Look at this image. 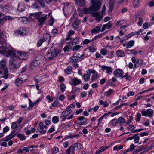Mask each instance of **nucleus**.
Listing matches in <instances>:
<instances>
[{"mask_svg": "<svg viewBox=\"0 0 154 154\" xmlns=\"http://www.w3.org/2000/svg\"><path fill=\"white\" fill-rule=\"evenodd\" d=\"M0 53L1 54H3L4 55L7 57L13 56V57L10 59L9 65L11 66V68H17V60L18 59L16 56H14V55L15 54L14 51L5 48L2 50H0Z\"/></svg>", "mask_w": 154, "mask_h": 154, "instance_id": "f257e3e1", "label": "nucleus"}, {"mask_svg": "<svg viewBox=\"0 0 154 154\" xmlns=\"http://www.w3.org/2000/svg\"><path fill=\"white\" fill-rule=\"evenodd\" d=\"M6 62L5 60H2L0 62V74L2 77L7 79L8 77V70L6 67Z\"/></svg>", "mask_w": 154, "mask_h": 154, "instance_id": "f03ea898", "label": "nucleus"}, {"mask_svg": "<svg viewBox=\"0 0 154 154\" xmlns=\"http://www.w3.org/2000/svg\"><path fill=\"white\" fill-rule=\"evenodd\" d=\"M70 112H67L66 111H64L62 112L61 116H60L61 122L65 121L66 119L69 120L72 119L73 118V115L74 112H73L72 114L69 116L67 118V117L69 115Z\"/></svg>", "mask_w": 154, "mask_h": 154, "instance_id": "7ed1b4c3", "label": "nucleus"}, {"mask_svg": "<svg viewBox=\"0 0 154 154\" xmlns=\"http://www.w3.org/2000/svg\"><path fill=\"white\" fill-rule=\"evenodd\" d=\"M154 110L152 109L149 108L146 110H142L141 111L142 115L143 116L148 117L149 118H152L153 116Z\"/></svg>", "mask_w": 154, "mask_h": 154, "instance_id": "20e7f679", "label": "nucleus"}, {"mask_svg": "<svg viewBox=\"0 0 154 154\" xmlns=\"http://www.w3.org/2000/svg\"><path fill=\"white\" fill-rule=\"evenodd\" d=\"M79 41V38H77L76 39V38H75L73 41L71 42L70 44H68L67 45L65 46L63 49L64 52H69L70 50L72 48V47L71 46L70 44H72V46L73 45L74 43H75V45H76L78 43Z\"/></svg>", "mask_w": 154, "mask_h": 154, "instance_id": "39448f33", "label": "nucleus"}, {"mask_svg": "<svg viewBox=\"0 0 154 154\" xmlns=\"http://www.w3.org/2000/svg\"><path fill=\"white\" fill-rule=\"evenodd\" d=\"M98 10H92L91 15L94 17H95V20L98 22H100L103 18L104 15H101L99 12L97 11Z\"/></svg>", "mask_w": 154, "mask_h": 154, "instance_id": "423d86ee", "label": "nucleus"}, {"mask_svg": "<svg viewBox=\"0 0 154 154\" xmlns=\"http://www.w3.org/2000/svg\"><path fill=\"white\" fill-rule=\"evenodd\" d=\"M94 10H99L101 8V4L99 0H91Z\"/></svg>", "mask_w": 154, "mask_h": 154, "instance_id": "0eeeda50", "label": "nucleus"}, {"mask_svg": "<svg viewBox=\"0 0 154 154\" xmlns=\"http://www.w3.org/2000/svg\"><path fill=\"white\" fill-rule=\"evenodd\" d=\"M40 63V61L38 60H34L31 63L30 67L32 69H34L37 67Z\"/></svg>", "mask_w": 154, "mask_h": 154, "instance_id": "6e6552de", "label": "nucleus"}, {"mask_svg": "<svg viewBox=\"0 0 154 154\" xmlns=\"http://www.w3.org/2000/svg\"><path fill=\"white\" fill-rule=\"evenodd\" d=\"M61 51L60 50H58L56 48H54L52 51L51 52V56L52 57H49V60H51L52 57H55L57 56L58 54L61 53Z\"/></svg>", "mask_w": 154, "mask_h": 154, "instance_id": "1a4fd4ad", "label": "nucleus"}, {"mask_svg": "<svg viewBox=\"0 0 154 154\" xmlns=\"http://www.w3.org/2000/svg\"><path fill=\"white\" fill-rule=\"evenodd\" d=\"M44 128L46 129L47 128V127L46 125H43L42 123H39V126L38 128V131L42 133L45 134V133L46 131L45 130H43Z\"/></svg>", "mask_w": 154, "mask_h": 154, "instance_id": "9d476101", "label": "nucleus"}, {"mask_svg": "<svg viewBox=\"0 0 154 154\" xmlns=\"http://www.w3.org/2000/svg\"><path fill=\"white\" fill-rule=\"evenodd\" d=\"M70 62L72 63H77L82 60L83 59L79 57L73 56L70 57Z\"/></svg>", "mask_w": 154, "mask_h": 154, "instance_id": "9b49d317", "label": "nucleus"}, {"mask_svg": "<svg viewBox=\"0 0 154 154\" xmlns=\"http://www.w3.org/2000/svg\"><path fill=\"white\" fill-rule=\"evenodd\" d=\"M77 119L78 120V121H79V122H81V123H84L85 125L88 124V119L83 116L79 117Z\"/></svg>", "mask_w": 154, "mask_h": 154, "instance_id": "f8f14e48", "label": "nucleus"}, {"mask_svg": "<svg viewBox=\"0 0 154 154\" xmlns=\"http://www.w3.org/2000/svg\"><path fill=\"white\" fill-rule=\"evenodd\" d=\"M102 25H100V26H96L95 28H93L91 30V33L92 34H94L98 33L101 31L100 28Z\"/></svg>", "mask_w": 154, "mask_h": 154, "instance_id": "ddd939ff", "label": "nucleus"}, {"mask_svg": "<svg viewBox=\"0 0 154 154\" xmlns=\"http://www.w3.org/2000/svg\"><path fill=\"white\" fill-rule=\"evenodd\" d=\"M72 83L74 86H77L82 83V81L80 79L78 78L74 77L72 79Z\"/></svg>", "mask_w": 154, "mask_h": 154, "instance_id": "4468645a", "label": "nucleus"}, {"mask_svg": "<svg viewBox=\"0 0 154 154\" xmlns=\"http://www.w3.org/2000/svg\"><path fill=\"white\" fill-rule=\"evenodd\" d=\"M79 23L80 21L77 19H75L72 25L73 28L75 30L78 29L79 27Z\"/></svg>", "mask_w": 154, "mask_h": 154, "instance_id": "2eb2a0df", "label": "nucleus"}, {"mask_svg": "<svg viewBox=\"0 0 154 154\" xmlns=\"http://www.w3.org/2000/svg\"><path fill=\"white\" fill-rule=\"evenodd\" d=\"M123 72V71L122 69H118L114 71L113 74L114 76L117 77L119 75H122Z\"/></svg>", "mask_w": 154, "mask_h": 154, "instance_id": "dca6fc26", "label": "nucleus"}, {"mask_svg": "<svg viewBox=\"0 0 154 154\" xmlns=\"http://www.w3.org/2000/svg\"><path fill=\"white\" fill-rule=\"evenodd\" d=\"M17 134V133H15L14 135H12L10 134L8 136H6L5 138H4V141L8 142L11 139L14 138V136Z\"/></svg>", "mask_w": 154, "mask_h": 154, "instance_id": "f3484780", "label": "nucleus"}, {"mask_svg": "<svg viewBox=\"0 0 154 154\" xmlns=\"http://www.w3.org/2000/svg\"><path fill=\"white\" fill-rule=\"evenodd\" d=\"M126 52H127V54L128 55L130 54H133L134 55H136L137 54V52L136 51H135L134 49L129 50L127 49L126 50Z\"/></svg>", "mask_w": 154, "mask_h": 154, "instance_id": "a211bd4d", "label": "nucleus"}, {"mask_svg": "<svg viewBox=\"0 0 154 154\" xmlns=\"http://www.w3.org/2000/svg\"><path fill=\"white\" fill-rule=\"evenodd\" d=\"M135 44L134 41L133 40H130L127 43L126 46L127 48H129L133 47Z\"/></svg>", "mask_w": 154, "mask_h": 154, "instance_id": "6ab92c4d", "label": "nucleus"}, {"mask_svg": "<svg viewBox=\"0 0 154 154\" xmlns=\"http://www.w3.org/2000/svg\"><path fill=\"white\" fill-rule=\"evenodd\" d=\"M21 76V75H19L18 78L15 81V83L17 86H20V84L22 83L23 81V80H22V79Z\"/></svg>", "mask_w": 154, "mask_h": 154, "instance_id": "aec40b11", "label": "nucleus"}, {"mask_svg": "<svg viewBox=\"0 0 154 154\" xmlns=\"http://www.w3.org/2000/svg\"><path fill=\"white\" fill-rule=\"evenodd\" d=\"M116 54L118 57H124L125 56L124 52L120 50H118L116 51Z\"/></svg>", "mask_w": 154, "mask_h": 154, "instance_id": "412c9836", "label": "nucleus"}, {"mask_svg": "<svg viewBox=\"0 0 154 154\" xmlns=\"http://www.w3.org/2000/svg\"><path fill=\"white\" fill-rule=\"evenodd\" d=\"M76 4L81 6H83L85 5V3L84 0H75Z\"/></svg>", "mask_w": 154, "mask_h": 154, "instance_id": "4be33fe9", "label": "nucleus"}, {"mask_svg": "<svg viewBox=\"0 0 154 154\" xmlns=\"http://www.w3.org/2000/svg\"><path fill=\"white\" fill-rule=\"evenodd\" d=\"M42 13L41 12L35 13L34 14H31L30 16L31 17L33 16L34 17L35 19H37L40 17V15Z\"/></svg>", "mask_w": 154, "mask_h": 154, "instance_id": "5701e85b", "label": "nucleus"}, {"mask_svg": "<svg viewBox=\"0 0 154 154\" xmlns=\"http://www.w3.org/2000/svg\"><path fill=\"white\" fill-rule=\"evenodd\" d=\"M137 33L135 32H131L130 33L128 34L126 36H125L124 38H126V39H128L130 38H131L132 36L136 35V34H137Z\"/></svg>", "mask_w": 154, "mask_h": 154, "instance_id": "b1692460", "label": "nucleus"}, {"mask_svg": "<svg viewBox=\"0 0 154 154\" xmlns=\"http://www.w3.org/2000/svg\"><path fill=\"white\" fill-rule=\"evenodd\" d=\"M80 91V89L78 87H75L72 88V93L75 95H76V93H78Z\"/></svg>", "mask_w": 154, "mask_h": 154, "instance_id": "393cba45", "label": "nucleus"}, {"mask_svg": "<svg viewBox=\"0 0 154 154\" xmlns=\"http://www.w3.org/2000/svg\"><path fill=\"white\" fill-rule=\"evenodd\" d=\"M99 103L100 105L104 106V107H106L108 106L109 103L106 101H103V100H100Z\"/></svg>", "mask_w": 154, "mask_h": 154, "instance_id": "a878e982", "label": "nucleus"}, {"mask_svg": "<svg viewBox=\"0 0 154 154\" xmlns=\"http://www.w3.org/2000/svg\"><path fill=\"white\" fill-rule=\"evenodd\" d=\"M64 71L66 74L68 75L70 74L71 73L72 71L71 67H69L68 66L64 69Z\"/></svg>", "mask_w": 154, "mask_h": 154, "instance_id": "bb28decb", "label": "nucleus"}, {"mask_svg": "<svg viewBox=\"0 0 154 154\" xmlns=\"http://www.w3.org/2000/svg\"><path fill=\"white\" fill-rule=\"evenodd\" d=\"M118 120L116 118H114L111 121L112 125L114 127L117 126L118 125Z\"/></svg>", "mask_w": 154, "mask_h": 154, "instance_id": "cd10ccee", "label": "nucleus"}, {"mask_svg": "<svg viewBox=\"0 0 154 154\" xmlns=\"http://www.w3.org/2000/svg\"><path fill=\"white\" fill-rule=\"evenodd\" d=\"M78 142L76 143H74L72 146V153H75V148H76V150L77 149V148L78 147Z\"/></svg>", "mask_w": 154, "mask_h": 154, "instance_id": "c85d7f7f", "label": "nucleus"}, {"mask_svg": "<svg viewBox=\"0 0 154 154\" xmlns=\"http://www.w3.org/2000/svg\"><path fill=\"white\" fill-rule=\"evenodd\" d=\"M47 16V15H46L45 17L39 18L38 20V22H39L38 24L39 25H40L43 23L44 22L46 19V17Z\"/></svg>", "mask_w": 154, "mask_h": 154, "instance_id": "c756f323", "label": "nucleus"}, {"mask_svg": "<svg viewBox=\"0 0 154 154\" xmlns=\"http://www.w3.org/2000/svg\"><path fill=\"white\" fill-rule=\"evenodd\" d=\"M64 15L66 17L71 14L72 12V10H63Z\"/></svg>", "mask_w": 154, "mask_h": 154, "instance_id": "7c9ffc66", "label": "nucleus"}, {"mask_svg": "<svg viewBox=\"0 0 154 154\" xmlns=\"http://www.w3.org/2000/svg\"><path fill=\"white\" fill-rule=\"evenodd\" d=\"M17 137L20 138V140L22 141L26 139L27 137L26 136H25L23 134H19L17 135Z\"/></svg>", "mask_w": 154, "mask_h": 154, "instance_id": "2f4dec72", "label": "nucleus"}, {"mask_svg": "<svg viewBox=\"0 0 154 154\" xmlns=\"http://www.w3.org/2000/svg\"><path fill=\"white\" fill-rule=\"evenodd\" d=\"M60 90L62 93H63L65 91L66 88L65 85L63 83H61L60 85Z\"/></svg>", "mask_w": 154, "mask_h": 154, "instance_id": "473e14b6", "label": "nucleus"}, {"mask_svg": "<svg viewBox=\"0 0 154 154\" xmlns=\"http://www.w3.org/2000/svg\"><path fill=\"white\" fill-rule=\"evenodd\" d=\"M47 39H45L44 38H42L41 39L39 40L38 41V42L37 44V45L38 47H40L42 43L45 41H46Z\"/></svg>", "mask_w": 154, "mask_h": 154, "instance_id": "72a5a7b5", "label": "nucleus"}, {"mask_svg": "<svg viewBox=\"0 0 154 154\" xmlns=\"http://www.w3.org/2000/svg\"><path fill=\"white\" fill-rule=\"evenodd\" d=\"M138 134H136L134 135V142L135 143H137L139 141L140 137L138 136Z\"/></svg>", "mask_w": 154, "mask_h": 154, "instance_id": "f704fd0d", "label": "nucleus"}, {"mask_svg": "<svg viewBox=\"0 0 154 154\" xmlns=\"http://www.w3.org/2000/svg\"><path fill=\"white\" fill-rule=\"evenodd\" d=\"M52 121L54 124L57 123L59 121L58 117L56 116H54L52 118Z\"/></svg>", "mask_w": 154, "mask_h": 154, "instance_id": "c9c22d12", "label": "nucleus"}, {"mask_svg": "<svg viewBox=\"0 0 154 154\" xmlns=\"http://www.w3.org/2000/svg\"><path fill=\"white\" fill-rule=\"evenodd\" d=\"M136 64H137V67L140 66L143 64V61L142 60L138 59L136 60Z\"/></svg>", "mask_w": 154, "mask_h": 154, "instance_id": "e433bc0d", "label": "nucleus"}, {"mask_svg": "<svg viewBox=\"0 0 154 154\" xmlns=\"http://www.w3.org/2000/svg\"><path fill=\"white\" fill-rule=\"evenodd\" d=\"M136 147V146H135L132 143L130 145V148L127 149V151H129V152L132 151Z\"/></svg>", "mask_w": 154, "mask_h": 154, "instance_id": "4c0bfd02", "label": "nucleus"}, {"mask_svg": "<svg viewBox=\"0 0 154 154\" xmlns=\"http://www.w3.org/2000/svg\"><path fill=\"white\" fill-rule=\"evenodd\" d=\"M118 122L121 124L124 123H126V121L125 119L122 117H119L118 118Z\"/></svg>", "mask_w": 154, "mask_h": 154, "instance_id": "58836bf2", "label": "nucleus"}, {"mask_svg": "<svg viewBox=\"0 0 154 154\" xmlns=\"http://www.w3.org/2000/svg\"><path fill=\"white\" fill-rule=\"evenodd\" d=\"M18 33L21 35H23L26 34V31L25 29H22L18 31Z\"/></svg>", "mask_w": 154, "mask_h": 154, "instance_id": "ea45409f", "label": "nucleus"}, {"mask_svg": "<svg viewBox=\"0 0 154 154\" xmlns=\"http://www.w3.org/2000/svg\"><path fill=\"white\" fill-rule=\"evenodd\" d=\"M54 22V19L53 18V17L51 16L50 17V18L49 20V25L52 26Z\"/></svg>", "mask_w": 154, "mask_h": 154, "instance_id": "a19ab883", "label": "nucleus"}, {"mask_svg": "<svg viewBox=\"0 0 154 154\" xmlns=\"http://www.w3.org/2000/svg\"><path fill=\"white\" fill-rule=\"evenodd\" d=\"M107 29H110L112 26V24L111 23L110 21H109L107 23L104 24Z\"/></svg>", "mask_w": 154, "mask_h": 154, "instance_id": "79ce46f5", "label": "nucleus"}, {"mask_svg": "<svg viewBox=\"0 0 154 154\" xmlns=\"http://www.w3.org/2000/svg\"><path fill=\"white\" fill-rule=\"evenodd\" d=\"M100 53L103 56H105L107 52V51L106 48L102 49L100 51Z\"/></svg>", "mask_w": 154, "mask_h": 154, "instance_id": "37998d69", "label": "nucleus"}, {"mask_svg": "<svg viewBox=\"0 0 154 154\" xmlns=\"http://www.w3.org/2000/svg\"><path fill=\"white\" fill-rule=\"evenodd\" d=\"M139 0H134L133 5L134 8H136L139 5Z\"/></svg>", "mask_w": 154, "mask_h": 154, "instance_id": "c03bdc74", "label": "nucleus"}, {"mask_svg": "<svg viewBox=\"0 0 154 154\" xmlns=\"http://www.w3.org/2000/svg\"><path fill=\"white\" fill-rule=\"evenodd\" d=\"M17 57L19 58H21L22 57H23L24 54L20 51H18L17 52Z\"/></svg>", "mask_w": 154, "mask_h": 154, "instance_id": "a18cd8bd", "label": "nucleus"}, {"mask_svg": "<svg viewBox=\"0 0 154 154\" xmlns=\"http://www.w3.org/2000/svg\"><path fill=\"white\" fill-rule=\"evenodd\" d=\"M52 151L53 153L56 154L59 151V149L57 147H54L52 149Z\"/></svg>", "mask_w": 154, "mask_h": 154, "instance_id": "49530a36", "label": "nucleus"}, {"mask_svg": "<svg viewBox=\"0 0 154 154\" xmlns=\"http://www.w3.org/2000/svg\"><path fill=\"white\" fill-rule=\"evenodd\" d=\"M112 72V68L110 66H108L106 70V72L109 74H111Z\"/></svg>", "mask_w": 154, "mask_h": 154, "instance_id": "de8ad7c7", "label": "nucleus"}, {"mask_svg": "<svg viewBox=\"0 0 154 154\" xmlns=\"http://www.w3.org/2000/svg\"><path fill=\"white\" fill-rule=\"evenodd\" d=\"M98 72H97L96 74H94L92 76L91 79L92 81H93L94 80H96L98 79L99 76L98 75Z\"/></svg>", "mask_w": 154, "mask_h": 154, "instance_id": "09e8293b", "label": "nucleus"}, {"mask_svg": "<svg viewBox=\"0 0 154 154\" xmlns=\"http://www.w3.org/2000/svg\"><path fill=\"white\" fill-rule=\"evenodd\" d=\"M133 116L131 115L129 116V119L128 120V121L126 122V124L127 125H129L130 123L131 122L132 120H133Z\"/></svg>", "mask_w": 154, "mask_h": 154, "instance_id": "8fccbe9b", "label": "nucleus"}, {"mask_svg": "<svg viewBox=\"0 0 154 154\" xmlns=\"http://www.w3.org/2000/svg\"><path fill=\"white\" fill-rule=\"evenodd\" d=\"M81 48V46L78 45L74 46L72 49L73 51H78L79 49Z\"/></svg>", "mask_w": 154, "mask_h": 154, "instance_id": "3c124183", "label": "nucleus"}, {"mask_svg": "<svg viewBox=\"0 0 154 154\" xmlns=\"http://www.w3.org/2000/svg\"><path fill=\"white\" fill-rule=\"evenodd\" d=\"M109 147V146H103L100 147V149L102 152L107 149Z\"/></svg>", "mask_w": 154, "mask_h": 154, "instance_id": "603ef678", "label": "nucleus"}, {"mask_svg": "<svg viewBox=\"0 0 154 154\" xmlns=\"http://www.w3.org/2000/svg\"><path fill=\"white\" fill-rule=\"evenodd\" d=\"M70 122H66V123L62 124V126L63 127H69L71 126L70 124Z\"/></svg>", "mask_w": 154, "mask_h": 154, "instance_id": "864d4df0", "label": "nucleus"}, {"mask_svg": "<svg viewBox=\"0 0 154 154\" xmlns=\"http://www.w3.org/2000/svg\"><path fill=\"white\" fill-rule=\"evenodd\" d=\"M128 104V103H125L122 104H121L120 105L118 106H117L116 107L114 108L115 110H116V109H120L121 107L123 106H126Z\"/></svg>", "mask_w": 154, "mask_h": 154, "instance_id": "5fc2aeb1", "label": "nucleus"}, {"mask_svg": "<svg viewBox=\"0 0 154 154\" xmlns=\"http://www.w3.org/2000/svg\"><path fill=\"white\" fill-rule=\"evenodd\" d=\"M82 77L83 78L84 80L86 81H88L90 78L89 76L86 74H85Z\"/></svg>", "mask_w": 154, "mask_h": 154, "instance_id": "6e6d98bb", "label": "nucleus"}, {"mask_svg": "<svg viewBox=\"0 0 154 154\" xmlns=\"http://www.w3.org/2000/svg\"><path fill=\"white\" fill-rule=\"evenodd\" d=\"M135 128V126L133 125H130L128 127V129L130 130L132 133L134 130Z\"/></svg>", "mask_w": 154, "mask_h": 154, "instance_id": "4d7b16f0", "label": "nucleus"}, {"mask_svg": "<svg viewBox=\"0 0 154 154\" xmlns=\"http://www.w3.org/2000/svg\"><path fill=\"white\" fill-rule=\"evenodd\" d=\"M70 139H73V137L72 135H66L65 136V137L63 139V140H66Z\"/></svg>", "mask_w": 154, "mask_h": 154, "instance_id": "13d9d810", "label": "nucleus"}, {"mask_svg": "<svg viewBox=\"0 0 154 154\" xmlns=\"http://www.w3.org/2000/svg\"><path fill=\"white\" fill-rule=\"evenodd\" d=\"M143 23V20L141 17L139 18V20L137 24L139 26H142Z\"/></svg>", "mask_w": 154, "mask_h": 154, "instance_id": "bf43d9fd", "label": "nucleus"}, {"mask_svg": "<svg viewBox=\"0 0 154 154\" xmlns=\"http://www.w3.org/2000/svg\"><path fill=\"white\" fill-rule=\"evenodd\" d=\"M89 43V39H85L82 42V44L85 45Z\"/></svg>", "mask_w": 154, "mask_h": 154, "instance_id": "052dcab7", "label": "nucleus"}, {"mask_svg": "<svg viewBox=\"0 0 154 154\" xmlns=\"http://www.w3.org/2000/svg\"><path fill=\"white\" fill-rule=\"evenodd\" d=\"M72 7V5L70 4H67L65 5L63 8V9H70Z\"/></svg>", "mask_w": 154, "mask_h": 154, "instance_id": "680f3d73", "label": "nucleus"}, {"mask_svg": "<svg viewBox=\"0 0 154 154\" xmlns=\"http://www.w3.org/2000/svg\"><path fill=\"white\" fill-rule=\"evenodd\" d=\"M89 51L91 52L94 53L96 51V49L94 47H89L88 48Z\"/></svg>", "mask_w": 154, "mask_h": 154, "instance_id": "e2e57ef3", "label": "nucleus"}, {"mask_svg": "<svg viewBox=\"0 0 154 154\" xmlns=\"http://www.w3.org/2000/svg\"><path fill=\"white\" fill-rule=\"evenodd\" d=\"M58 104L59 101L57 100H55L51 104L52 106L56 107L57 106Z\"/></svg>", "mask_w": 154, "mask_h": 154, "instance_id": "0e129e2a", "label": "nucleus"}, {"mask_svg": "<svg viewBox=\"0 0 154 154\" xmlns=\"http://www.w3.org/2000/svg\"><path fill=\"white\" fill-rule=\"evenodd\" d=\"M137 117L136 119L137 122H139L140 120V118L141 117V115L140 113H138L137 115Z\"/></svg>", "mask_w": 154, "mask_h": 154, "instance_id": "69168bd1", "label": "nucleus"}, {"mask_svg": "<svg viewBox=\"0 0 154 154\" xmlns=\"http://www.w3.org/2000/svg\"><path fill=\"white\" fill-rule=\"evenodd\" d=\"M55 130V127L54 125H53L49 129V133H51L53 132Z\"/></svg>", "mask_w": 154, "mask_h": 154, "instance_id": "338daca9", "label": "nucleus"}, {"mask_svg": "<svg viewBox=\"0 0 154 154\" xmlns=\"http://www.w3.org/2000/svg\"><path fill=\"white\" fill-rule=\"evenodd\" d=\"M65 98V97L63 94H62L58 98L59 100L61 101H63Z\"/></svg>", "mask_w": 154, "mask_h": 154, "instance_id": "774afa93", "label": "nucleus"}]
</instances>
